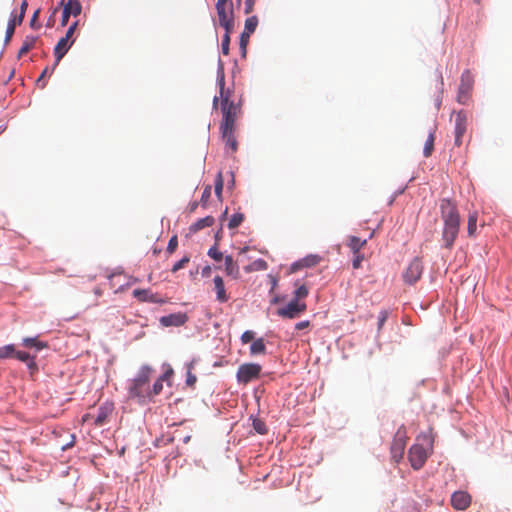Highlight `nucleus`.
<instances>
[{"label":"nucleus","mask_w":512,"mask_h":512,"mask_svg":"<svg viewBox=\"0 0 512 512\" xmlns=\"http://www.w3.org/2000/svg\"><path fill=\"white\" fill-rule=\"evenodd\" d=\"M211 186L210 185H207L204 190H203V193H202V196H201V199H200V203L202 206H206L210 197H211Z\"/></svg>","instance_id":"41"},{"label":"nucleus","mask_w":512,"mask_h":512,"mask_svg":"<svg viewBox=\"0 0 512 512\" xmlns=\"http://www.w3.org/2000/svg\"><path fill=\"white\" fill-rule=\"evenodd\" d=\"M218 101H219V97L215 96L214 99H213V108L214 109H217Z\"/></svg>","instance_id":"57"},{"label":"nucleus","mask_w":512,"mask_h":512,"mask_svg":"<svg viewBox=\"0 0 512 512\" xmlns=\"http://www.w3.org/2000/svg\"><path fill=\"white\" fill-rule=\"evenodd\" d=\"M468 127V115L465 111L460 110L455 113V129H454V143L456 146H461L463 143V136L465 135Z\"/></svg>","instance_id":"11"},{"label":"nucleus","mask_w":512,"mask_h":512,"mask_svg":"<svg viewBox=\"0 0 512 512\" xmlns=\"http://www.w3.org/2000/svg\"><path fill=\"white\" fill-rule=\"evenodd\" d=\"M14 358L26 363L31 374H34L38 371V366L35 362V356L30 355L28 352L16 350Z\"/></svg>","instance_id":"14"},{"label":"nucleus","mask_w":512,"mask_h":512,"mask_svg":"<svg viewBox=\"0 0 512 512\" xmlns=\"http://www.w3.org/2000/svg\"><path fill=\"white\" fill-rule=\"evenodd\" d=\"M213 282H214V289L216 291L217 299L221 302L227 301L228 297L225 293L223 279L220 276H216L213 279Z\"/></svg>","instance_id":"20"},{"label":"nucleus","mask_w":512,"mask_h":512,"mask_svg":"<svg viewBox=\"0 0 512 512\" xmlns=\"http://www.w3.org/2000/svg\"><path fill=\"white\" fill-rule=\"evenodd\" d=\"M22 345L25 348H35L36 350H41L46 347V343L40 341L37 337L23 338Z\"/></svg>","instance_id":"24"},{"label":"nucleus","mask_w":512,"mask_h":512,"mask_svg":"<svg viewBox=\"0 0 512 512\" xmlns=\"http://www.w3.org/2000/svg\"><path fill=\"white\" fill-rule=\"evenodd\" d=\"M474 84V77L469 70H465L461 75V81L458 89L457 101L465 104L471 94Z\"/></svg>","instance_id":"8"},{"label":"nucleus","mask_w":512,"mask_h":512,"mask_svg":"<svg viewBox=\"0 0 512 512\" xmlns=\"http://www.w3.org/2000/svg\"><path fill=\"white\" fill-rule=\"evenodd\" d=\"M160 251H161L160 249H156V248H154L153 253H154V254H158V253H160Z\"/></svg>","instance_id":"62"},{"label":"nucleus","mask_w":512,"mask_h":512,"mask_svg":"<svg viewBox=\"0 0 512 512\" xmlns=\"http://www.w3.org/2000/svg\"><path fill=\"white\" fill-rule=\"evenodd\" d=\"M163 390V378H158L153 386H150V402L153 400L154 396L159 395Z\"/></svg>","instance_id":"32"},{"label":"nucleus","mask_w":512,"mask_h":512,"mask_svg":"<svg viewBox=\"0 0 512 512\" xmlns=\"http://www.w3.org/2000/svg\"><path fill=\"white\" fill-rule=\"evenodd\" d=\"M261 369V366L256 363L242 364L237 370V381L241 384H248L252 380L259 378Z\"/></svg>","instance_id":"7"},{"label":"nucleus","mask_w":512,"mask_h":512,"mask_svg":"<svg viewBox=\"0 0 512 512\" xmlns=\"http://www.w3.org/2000/svg\"><path fill=\"white\" fill-rule=\"evenodd\" d=\"M256 333L252 330H247L245 331L242 336H241V342L243 344H247V343H250V342H253L256 338Z\"/></svg>","instance_id":"42"},{"label":"nucleus","mask_w":512,"mask_h":512,"mask_svg":"<svg viewBox=\"0 0 512 512\" xmlns=\"http://www.w3.org/2000/svg\"><path fill=\"white\" fill-rule=\"evenodd\" d=\"M160 320L166 321V320H177V319L174 315H169V316L161 317Z\"/></svg>","instance_id":"55"},{"label":"nucleus","mask_w":512,"mask_h":512,"mask_svg":"<svg viewBox=\"0 0 512 512\" xmlns=\"http://www.w3.org/2000/svg\"><path fill=\"white\" fill-rule=\"evenodd\" d=\"M208 256L217 262L223 259V254L218 250L217 243L208 250Z\"/></svg>","instance_id":"37"},{"label":"nucleus","mask_w":512,"mask_h":512,"mask_svg":"<svg viewBox=\"0 0 512 512\" xmlns=\"http://www.w3.org/2000/svg\"><path fill=\"white\" fill-rule=\"evenodd\" d=\"M16 347L13 344H8L0 347V360L14 358Z\"/></svg>","instance_id":"29"},{"label":"nucleus","mask_w":512,"mask_h":512,"mask_svg":"<svg viewBox=\"0 0 512 512\" xmlns=\"http://www.w3.org/2000/svg\"><path fill=\"white\" fill-rule=\"evenodd\" d=\"M171 374H172V370H170V371H168V372H165V373H164L163 375H161L159 378H163V382H164L165 380H167V379L170 377V375H171Z\"/></svg>","instance_id":"54"},{"label":"nucleus","mask_w":512,"mask_h":512,"mask_svg":"<svg viewBox=\"0 0 512 512\" xmlns=\"http://www.w3.org/2000/svg\"><path fill=\"white\" fill-rule=\"evenodd\" d=\"M220 132L222 139L225 141L226 146L230 148L231 152H236L238 148V143L234 135L235 130H224Z\"/></svg>","instance_id":"18"},{"label":"nucleus","mask_w":512,"mask_h":512,"mask_svg":"<svg viewBox=\"0 0 512 512\" xmlns=\"http://www.w3.org/2000/svg\"><path fill=\"white\" fill-rule=\"evenodd\" d=\"M309 324H310V322H297L294 329L297 332H300V331L306 330L309 327Z\"/></svg>","instance_id":"51"},{"label":"nucleus","mask_w":512,"mask_h":512,"mask_svg":"<svg viewBox=\"0 0 512 512\" xmlns=\"http://www.w3.org/2000/svg\"><path fill=\"white\" fill-rule=\"evenodd\" d=\"M217 84L219 86L222 111L220 131L235 130V122L241 113V107L239 104H236L230 100L231 91L229 89L225 90L224 64L221 60H219L218 63Z\"/></svg>","instance_id":"1"},{"label":"nucleus","mask_w":512,"mask_h":512,"mask_svg":"<svg viewBox=\"0 0 512 512\" xmlns=\"http://www.w3.org/2000/svg\"><path fill=\"white\" fill-rule=\"evenodd\" d=\"M77 25H78V21H75L74 23H72L70 25V27L68 28V30L66 31V34L64 36L66 39L71 40V38L76 30Z\"/></svg>","instance_id":"49"},{"label":"nucleus","mask_w":512,"mask_h":512,"mask_svg":"<svg viewBox=\"0 0 512 512\" xmlns=\"http://www.w3.org/2000/svg\"><path fill=\"white\" fill-rule=\"evenodd\" d=\"M229 44H230V33L225 31V34L222 38V44H221L222 53L224 55L229 54Z\"/></svg>","instance_id":"40"},{"label":"nucleus","mask_w":512,"mask_h":512,"mask_svg":"<svg viewBox=\"0 0 512 512\" xmlns=\"http://www.w3.org/2000/svg\"><path fill=\"white\" fill-rule=\"evenodd\" d=\"M244 220V214L242 213H236L234 214L231 219L229 220L228 222V228L229 229H235L237 228L238 226L241 225V223L243 222Z\"/></svg>","instance_id":"34"},{"label":"nucleus","mask_w":512,"mask_h":512,"mask_svg":"<svg viewBox=\"0 0 512 512\" xmlns=\"http://www.w3.org/2000/svg\"><path fill=\"white\" fill-rule=\"evenodd\" d=\"M434 141H435L434 132H430L428 135V138L426 139L424 149H423L424 157L428 158L432 155V152L434 150Z\"/></svg>","instance_id":"28"},{"label":"nucleus","mask_w":512,"mask_h":512,"mask_svg":"<svg viewBox=\"0 0 512 512\" xmlns=\"http://www.w3.org/2000/svg\"><path fill=\"white\" fill-rule=\"evenodd\" d=\"M267 269V262L263 259H257L244 268L246 272L262 271Z\"/></svg>","instance_id":"30"},{"label":"nucleus","mask_w":512,"mask_h":512,"mask_svg":"<svg viewBox=\"0 0 512 512\" xmlns=\"http://www.w3.org/2000/svg\"><path fill=\"white\" fill-rule=\"evenodd\" d=\"M164 324V326H170V325H180V324H183L184 322H170V321H167V322H162Z\"/></svg>","instance_id":"56"},{"label":"nucleus","mask_w":512,"mask_h":512,"mask_svg":"<svg viewBox=\"0 0 512 512\" xmlns=\"http://www.w3.org/2000/svg\"><path fill=\"white\" fill-rule=\"evenodd\" d=\"M417 441H422L423 443H416L412 445L408 452V460L412 468L415 470H419L424 466L429 453L432 451L434 443L432 429H429L428 432L421 433L417 437Z\"/></svg>","instance_id":"4"},{"label":"nucleus","mask_w":512,"mask_h":512,"mask_svg":"<svg viewBox=\"0 0 512 512\" xmlns=\"http://www.w3.org/2000/svg\"><path fill=\"white\" fill-rule=\"evenodd\" d=\"M220 231L216 233L215 235V239H216V243L218 242V240L220 239Z\"/></svg>","instance_id":"59"},{"label":"nucleus","mask_w":512,"mask_h":512,"mask_svg":"<svg viewBox=\"0 0 512 512\" xmlns=\"http://www.w3.org/2000/svg\"><path fill=\"white\" fill-rule=\"evenodd\" d=\"M18 25L17 18L14 17L8 22L7 29H6V35H5V42H9L14 34L15 27Z\"/></svg>","instance_id":"35"},{"label":"nucleus","mask_w":512,"mask_h":512,"mask_svg":"<svg viewBox=\"0 0 512 512\" xmlns=\"http://www.w3.org/2000/svg\"><path fill=\"white\" fill-rule=\"evenodd\" d=\"M388 317L389 316L387 312H382L381 316L379 317V320H386Z\"/></svg>","instance_id":"58"},{"label":"nucleus","mask_w":512,"mask_h":512,"mask_svg":"<svg viewBox=\"0 0 512 512\" xmlns=\"http://www.w3.org/2000/svg\"><path fill=\"white\" fill-rule=\"evenodd\" d=\"M253 428L254 430L259 434H266L267 433V427L264 421H262L259 418H255L253 420Z\"/></svg>","instance_id":"36"},{"label":"nucleus","mask_w":512,"mask_h":512,"mask_svg":"<svg viewBox=\"0 0 512 512\" xmlns=\"http://www.w3.org/2000/svg\"><path fill=\"white\" fill-rule=\"evenodd\" d=\"M37 38L34 36H26L24 39L21 48L18 51V58L23 57L27 54L31 49L34 48L36 44Z\"/></svg>","instance_id":"21"},{"label":"nucleus","mask_w":512,"mask_h":512,"mask_svg":"<svg viewBox=\"0 0 512 512\" xmlns=\"http://www.w3.org/2000/svg\"><path fill=\"white\" fill-rule=\"evenodd\" d=\"M39 14H40V9H37V10L34 12V14H33L32 18H31V20H30V26H31L33 29H39V28L41 27V25L37 23V19H38V17H39Z\"/></svg>","instance_id":"48"},{"label":"nucleus","mask_w":512,"mask_h":512,"mask_svg":"<svg viewBox=\"0 0 512 512\" xmlns=\"http://www.w3.org/2000/svg\"><path fill=\"white\" fill-rule=\"evenodd\" d=\"M112 412L110 405H103L98 408L97 415L94 420V424L98 427L104 425L107 421L109 414Z\"/></svg>","instance_id":"16"},{"label":"nucleus","mask_w":512,"mask_h":512,"mask_svg":"<svg viewBox=\"0 0 512 512\" xmlns=\"http://www.w3.org/2000/svg\"><path fill=\"white\" fill-rule=\"evenodd\" d=\"M440 213L443 221L441 238L443 247L451 249L459 233L461 221L460 213L457 205L447 198L440 201Z\"/></svg>","instance_id":"2"},{"label":"nucleus","mask_w":512,"mask_h":512,"mask_svg":"<svg viewBox=\"0 0 512 512\" xmlns=\"http://www.w3.org/2000/svg\"><path fill=\"white\" fill-rule=\"evenodd\" d=\"M247 250H248V247H244V248H242V249L240 250V254H241V253H245Z\"/></svg>","instance_id":"60"},{"label":"nucleus","mask_w":512,"mask_h":512,"mask_svg":"<svg viewBox=\"0 0 512 512\" xmlns=\"http://www.w3.org/2000/svg\"><path fill=\"white\" fill-rule=\"evenodd\" d=\"M178 246V239L177 236L174 235L170 238L167 246V253L172 254L175 252L176 248Z\"/></svg>","instance_id":"43"},{"label":"nucleus","mask_w":512,"mask_h":512,"mask_svg":"<svg viewBox=\"0 0 512 512\" xmlns=\"http://www.w3.org/2000/svg\"><path fill=\"white\" fill-rule=\"evenodd\" d=\"M28 7V3L26 0H23L21 5H20V14L19 16L17 17V23L18 25H21V23L23 22V19L25 17V12H26V9Z\"/></svg>","instance_id":"44"},{"label":"nucleus","mask_w":512,"mask_h":512,"mask_svg":"<svg viewBox=\"0 0 512 512\" xmlns=\"http://www.w3.org/2000/svg\"><path fill=\"white\" fill-rule=\"evenodd\" d=\"M348 246L353 251L354 254L360 252V250L366 245V240H361L356 236H350L348 239Z\"/></svg>","instance_id":"27"},{"label":"nucleus","mask_w":512,"mask_h":512,"mask_svg":"<svg viewBox=\"0 0 512 512\" xmlns=\"http://www.w3.org/2000/svg\"><path fill=\"white\" fill-rule=\"evenodd\" d=\"M249 38H250L249 34L242 32V34L240 36V48H241L243 57H245V55H246V48L249 43Z\"/></svg>","instance_id":"39"},{"label":"nucleus","mask_w":512,"mask_h":512,"mask_svg":"<svg viewBox=\"0 0 512 512\" xmlns=\"http://www.w3.org/2000/svg\"><path fill=\"white\" fill-rule=\"evenodd\" d=\"M407 439V430L405 426L402 425L396 431L390 448L392 458L395 462H399L403 458Z\"/></svg>","instance_id":"6"},{"label":"nucleus","mask_w":512,"mask_h":512,"mask_svg":"<svg viewBox=\"0 0 512 512\" xmlns=\"http://www.w3.org/2000/svg\"><path fill=\"white\" fill-rule=\"evenodd\" d=\"M266 353V346L263 338L255 339L250 346L251 355H262Z\"/></svg>","instance_id":"26"},{"label":"nucleus","mask_w":512,"mask_h":512,"mask_svg":"<svg viewBox=\"0 0 512 512\" xmlns=\"http://www.w3.org/2000/svg\"><path fill=\"white\" fill-rule=\"evenodd\" d=\"M306 309L305 303L299 299H292L277 309V315L283 318H296Z\"/></svg>","instance_id":"10"},{"label":"nucleus","mask_w":512,"mask_h":512,"mask_svg":"<svg viewBox=\"0 0 512 512\" xmlns=\"http://www.w3.org/2000/svg\"><path fill=\"white\" fill-rule=\"evenodd\" d=\"M225 271L228 276H231L234 279H237L240 276L239 266L230 255L225 257Z\"/></svg>","instance_id":"17"},{"label":"nucleus","mask_w":512,"mask_h":512,"mask_svg":"<svg viewBox=\"0 0 512 512\" xmlns=\"http://www.w3.org/2000/svg\"><path fill=\"white\" fill-rule=\"evenodd\" d=\"M319 261H320V258L318 256L309 255V256L299 260L298 262H295L291 266V271L295 272L298 269L303 268V267H313V266L317 265L319 263Z\"/></svg>","instance_id":"15"},{"label":"nucleus","mask_w":512,"mask_h":512,"mask_svg":"<svg viewBox=\"0 0 512 512\" xmlns=\"http://www.w3.org/2000/svg\"><path fill=\"white\" fill-rule=\"evenodd\" d=\"M153 369L143 365L137 375L130 381L128 386V397L140 405L150 403V378Z\"/></svg>","instance_id":"3"},{"label":"nucleus","mask_w":512,"mask_h":512,"mask_svg":"<svg viewBox=\"0 0 512 512\" xmlns=\"http://www.w3.org/2000/svg\"><path fill=\"white\" fill-rule=\"evenodd\" d=\"M478 212H470L467 219V234L468 237L474 238L477 231Z\"/></svg>","instance_id":"19"},{"label":"nucleus","mask_w":512,"mask_h":512,"mask_svg":"<svg viewBox=\"0 0 512 512\" xmlns=\"http://www.w3.org/2000/svg\"><path fill=\"white\" fill-rule=\"evenodd\" d=\"M227 215V209L224 211V213L222 214V218L226 217Z\"/></svg>","instance_id":"64"},{"label":"nucleus","mask_w":512,"mask_h":512,"mask_svg":"<svg viewBox=\"0 0 512 512\" xmlns=\"http://www.w3.org/2000/svg\"><path fill=\"white\" fill-rule=\"evenodd\" d=\"M224 180L222 176V172H218L215 179V194L218 199H221L222 190H223Z\"/></svg>","instance_id":"33"},{"label":"nucleus","mask_w":512,"mask_h":512,"mask_svg":"<svg viewBox=\"0 0 512 512\" xmlns=\"http://www.w3.org/2000/svg\"><path fill=\"white\" fill-rule=\"evenodd\" d=\"M241 2H242V0H236V4H237V6H240V5H241Z\"/></svg>","instance_id":"63"},{"label":"nucleus","mask_w":512,"mask_h":512,"mask_svg":"<svg viewBox=\"0 0 512 512\" xmlns=\"http://www.w3.org/2000/svg\"><path fill=\"white\" fill-rule=\"evenodd\" d=\"M214 218L212 216H206L204 218L198 219L192 226L190 230L193 232H197L205 227H210L214 224Z\"/></svg>","instance_id":"23"},{"label":"nucleus","mask_w":512,"mask_h":512,"mask_svg":"<svg viewBox=\"0 0 512 512\" xmlns=\"http://www.w3.org/2000/svg\"><path fill=\"white\" fill-rule=\"evenodd\" d=\"M189 261H190V257L189 256H184L182 259H180L178 262H176L173 265L171 271L173 273H175V272L179 271L180 269H183L186 266V264L189 263Z\"/></svg>","instance_id":"38"},{"label":"nucleus","mask_w":512,"mask_h":512,"mask_svg":"<svg viewBox=\"0 0 512 512\" xmlns=\"http://www.w3.org/2000/svg\"><path fill=\"white\" fill-rule=\"evenodd\" d=\"M196 381H197L196 376H195L194 374H192V373H191V371L189 370V371L187 372L186 384H187L188 386H191V387H192V386H194V384L196 383Z\"/></svg>","instance_id":"50"},{"label":"nucleus","mask_w":512,"mask_h":512,"mask_svg":"<svg viewBox=\"0 0 512 512\" xmlns=\"http://www.w3.org/2000/svg\"><path fill=\"white\" fill-rule=\"evenodd\" d=\"M74 40L66 39L65 37H62L56 44L54 48V55L56 58L55 64L53 69L58 65L60 60L65 56V54L68 52L70 47L72 46Z\"/></svg>","instance_id":"13"},{"label":"nucleus","mask_w":512,"mask_h":512,"mask_svg":"<svg viewBox=\"0 0 512 512\" xmlns=\"http://www.w3.org/2000/svg\"><path fill=\"white\" fill-rule=\"evenodd\" d=\"M308 294V290L304 285L299 286L295 291V298L294 299H301L305 298Z\"/></svg>","instance_id":"45"},{"label":"nucleus","mask_w":512,"mask_h":512,"mask_svg":"<svg viewBox=\"0 0 512 512\" xmlns=\"http://www.w3.org/2000/svg\"><path fill=\"white\" fill-rule=\"evenodd\" d=\"M257 26H258V18H257V16L248 17L245 20V26H244V31L243 32L251 35L256 30Z\"/></svg>","instance_id":"31"},{"label":"nucleus","mask_w":512,"mask_h":512,"mask_svg":"<svg viewBox=\"0 0 512 512\" xmlns=\"http://www.w3.org/2000/svg\"><path fill=\"white\" fill-rule=\"evenodd\" d=\"M133 296L142 302H153L154 295L149 289H135Z\"/></svg>","instance_id":"25"},{"label":"nucleus","mask_w":512,"mask_h":512,"mask_svg":"<svg viewBox=\"0 0 512 512\" xmlns=\"http://www.w3.org/2000/svg\"><path fill=\"white\" fill-rule=\"evenodd\" d=\"M471 504V496L464 491L454 492L451 496V505L457 510H466Z\"/></svg>","instance_id":"12"},{"label":"nucleus","mask_w":512,"mask_h":512,"mask_svg":"<svg viewBox=\"0 0 512 512\" xmlns=\"http://www.w3.org/2000/svg\"><path fill=\"white\" fill-rule=\"evenodd\" d=\"M423 263L420 258H414L403 272V280L406 284L416 283L422 276Z\"/></svg>","instance_id":"9"},{"label":"nucleus","mask_w":512,"mask_h":512,"mask_svg":"<svg viewBox=\"0 0 512 512\" xmlns=\"http://www.w3.org/2000/svg\"><path fill=\"white\" fill-rule=\"evenodd\" d=\"M48 73V67H46L43 72L41 73V75L38 77L37 79V84L41 83L42 82V85H41V88H44L45 87V82H43L44 78L46 77V74Z\"/></svg>","instance_id":"52"},{"label":"nucleus","mask_w":512,"mask_h":512,"mask_svg":"<svg viewBox=\"0 0 512 512\" xmlns=\"http://www.w3.org/2000/svg\"><path fill=\"white\" fill-rule=\"evenodd\" d=\"M364 259V256L358 252L357 254H354V258L352 261V266L354 269H359L361 267V263Z\"/></svg>","instance_id":"46"},{"label":"nucleus","mask_w":512,"mask_h":512,"mask_svg":"<svg viewBox=\"0 0 512 512\" xmlns=\"http://www.w3.org/2000/svg\"><path fill=\"white\" fill-rule=\"evenodd\" d=\"M196 207H197V203L195 202V203H193V205L191 207V211H194Z\"/></svg>","instance_id":"61"},{"label":"nucleus","mask_w":512,"mask_h":512,"mask_svg":"<svg viewBox=\"0 0 512 512\" xmlns=\"http://www.w3.org/2000/svg\"><path fill=\"white\" fill-rule=\"evenodd\" d=\"M216 11L220 26H222L226 32L231 33L234 28L233 2L227 0H217Z\"/></svg>","instance_id":"5"},{"label":"nucleus","mask_w":512,"mask_h":512,"mask_svg":"<svg viewBox=\"0 0 512 512\" xmlns=\"http://www.w3.org/2000/svg\"><path fill=\"white\" fill-rule=\"evenodd\" d=\"M69 17H70V15H68V13L65 10H63L62 19H61V25L62 26H66L67 25Z\"/></svg>","instance_id":"53"},{"label":"nucleus","mask_w":512,"mask_h":512,"mask_svg":"<svg viewBox=\"0 0 512 512\" xmlns=\"http://www.w3.org/2000/svg\"><path fill=\"white\" fill-rule=\"evenodd\" d=\"M63 10H65L68 15L76 17L80 15L82 6L78 0H68V2L64 5Z\"/></svg>","instance_id":"22"},{"label":"nucleus","mask_w":512,"mask_h":512,"mask_svg":"<svg viewBox=\"0 0 512 512\" xmlns=\"http://www.w3.org/2000/svg\"><path fill=\"white\" fill-rule=\"evenodd\" d=\"M257 0H245L244 1V13L250 14L254 10V5Z\"/></svg>","instance_id":"47"}]
</instances>
